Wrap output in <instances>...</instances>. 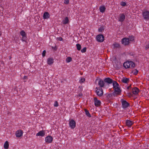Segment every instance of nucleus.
<instances>
[{"label":"nucleus","mask_w":149,"mask_h":149,"mask_svg":"<svg viewBox=\"0 0 149 149\" xmlns=\"http://www.w3.org/2000/svg\"><path fill=\"white\" fill-rule=\"evenodd\" d=\"M123 65L126 69L133 68L135 67V64L132 61H128L124 62Z\"/></svg>","instance_id":"f257e3e1"},{"label":"nucleus","mask_w":149,"mask_h":149,"mask_svg":"<svg viewBox=\"0 0 149 149\" xmlns=\"http://www.w3.org/2000/svg\"><path fill=\"white\" fill-rule=\"evenodd\" d=\"M113 88L116 92L121 93V90L120 89L119 85L116 81H113Z\"/></svg>","instance_id":"f03ea898"},{"label":"nucleus","mask_w":149,"mask_h":149,"mask_svg":"<svg viewBox=\"0 0 149 149\" xmlns=\"http://www.w3.org/2000/svg\"><path fill=\"white\" fill-rule=\"evenodd\" d=\"M95 89H96L95 91V92L96 93L97 95L99 97L102 96L103 94L102 89L100 87H97Z\"/></svg>","instance_id":"7ed1b4c3"},{"label":"nucleus","mask_w":149,"mask_h":149,"mask_svg":"<svg viewBox=\"0 0 149 149\" xmlns=\"http://www.w3.org/2000/svg\"><path fill=\"white\" fill-rule=\"evenodd\" d=\"M96 40L99 42H102L104 40V37L102 34H99L96 36Z\"/></svg>","instance_id":"20e7f679"},{"label":"nucleus","mask_w":149,"mask_h":149,"mask_svg":"<svg viewBox=\"0 0 149 149\" xmlns=\"http://www.w3.org/2000/svg\"><path fill=\"white\" fill-rule=\"evenodd\" d=\"M120 101L122 102V106L123 108H126L129 105V104L126 100L122 99Z\"/></svg>","instance_id":"39448f33"},{"label":"nucleus","mask_w":149,"mask_h":149,"mask_svg":"<svg viewBox=\"0 0 149 149\" xmlns=\"http://www.w3.org/2000/svg\"><path fill=\"white\" fill-rule=\"evenodd\" d=\"M20 34L22 36V40L23 41L26 42V35L25 32L22 30L20 32Z\"/></svg>","instance_id":"423d86ee"},{"label":"nucleus","mask_w":149,"mask_h":149,"mask_svg":"<svg viewBox=\"0 0 149 149\" xmlns=\"http://www.w3.org/2000/svg\"><path fill=\"white\" fill-rule=\"evenodd\" d=\"M122 44L125 46L127 45H129L130 42H129V40L127 38H124L121 40Z\"/></svg>","instance_id":"0eeeda50"},{"label":"nucleus","mask_w":149,"mask_h":149,"mask_svg":"<svg viewBox=\"0 0 149 149\" xmlns=\"http://www.w3.org/2000/svg\"><path fill=\"white\" fill-rule=\"evenodd\" d=\"M143 16L144 19L148 20L149 19V12L148 11H143Z\"/></svg>","instance_id":"6e6552de"},{"label":"nucleus","mask_w":149,"mask_h":149,"mask_svg":"<svg viewBox=\"0 0 149 149\" xmlns=\"http://www.w3.org/2000/svg\"><path fill=\"white\" fill-rule=\"evenodd\" d=\"M69 125L70 127L73 129L76 126V122L74 120L71 119L69 121Z\"/></svg>","instance_id":"1a4fd4ad"},{"label":"nucleus","mask_w":149,"mask_h":149,"mask_svg":"<svg viewBox=\"0 0 149 149\" xmlns=\"http://www.w3.org/2000/svg\"><path fill=\"white\" fill-rule=\"evenodd\" d=\"M94 100L95 106L96 107H99L101 105V101L98 100L97 97H95Z\"/></svg>","instance_id":"9d476101"},{"label":"nucleus","mask_w":149,"mask_h":149,"mask_svg":"<svg viewBox=\"0 0 149 149\" xmlns=\"http://www.w3.org/2000/svg\"><path fill=\"white\" fill-rule=\"evenodd\" d=\"M53 139V138L51 136L48 135L45 137V141L46 143H50L52 142Z\"/></svg>","instance_id":"9b49d317"},{"label":"nucleus","mask_w":149,"mask_h":149,"mask_svg":"<svg viewBox=\"0 0 149 149\" xmlns=\"http://www.w3.org/2000/svg\"><path fill=\"white\" fill-rule=\"evenodd\" d=\"M113 81L112 79L109 78L107 77L105 78L104 79V83H106L108 84H111L113 83Z\"/></svg>","instance_id":"f8f14e48"},{"label":"nucleus","mask_w":149,"mask_h":149,"mask_svg":"<svg viewBox=\"0 0 149 149\" xmlns=\"http://www.w3.org/2000/svg\"><path fill=\"white\" fill-rule=\"evenodd\" d=\"M125 17V15L123 13L120 14V17L118 18L119 21L121 22H123L124 20Z\"/></svg>","instance_id":"ddd939ff"},{"label":"nucleus","mask_w":149,"mask_h":149,"mask_svg":"<svg viewBox=\"0 0 149 149\" xmlns=\"http://www.w3.org/2000/svg\"><path fill=\"white\" fill-rule=\"evenodd\" d=\"M23 132L22 130H17L15 133L16 136L17 137H20L22 135Z\"/></svg>","instance_id":"4468645a"},{"label":"nucleus","mask_w":149,"mask_h":149,"mask_svg":"<svg viewBox=\"0 0 149 149\" xmlns=\"http://www.w3.org/2000/svg\"><path fill=\"white\" fill-rule=\"evenodd\" d=\"M132 93L136 95L139 92L140 90L138 88L135 87L132 89Z\"/></svg>","instance_id":"2eb2a0df"},{"label":"nucleus","mask_w":149,"mask_h":149,"mask_svg":"<svg viewBox=\"0 0 149 149\" xmlns=\"http://www.w3.org/2000/svg\"><path fill=\"white\" fill-rule=\"evenodd\" d=\"M134 123L132 121L127 120L126 121V125L128 127H131L133 124Z\"/></svg>","instance_id":"dca6fc26"},{"label":"nucleus","mask_w":149,"mask_h":149,"mask_svg":"<svg viewBox=\"0 0 149 149\" xmlns=\"http://www.w3.org/2000/svg\"><path fill=\"white\" fill-rule=\"evenodd\" d=\"M45 135V132L44 130H42L40 131L38 133L36 134V136H43Z\"/></svg>","instance_id":"f3484780"},{"label":"nucleus","mask_w":149,"mask_h":149,"mask_svg":"<svg viewBox=\"0 0 149 149\" xmlns=\"http://www.w3.org/2000/svg\"><path fill=\"white\" fill-rule=\"evenodd\" d=\"M104 81L100 79L98 81V84L100 86L99 87L102 88L104 86Z\"/></svg>","instance_id":"a211bd4d"},{"label":"nucleus","mask_w":149,"mask_h":149,"mask_svg":"<svg viewBox=\"0 0 149 149\" xmlns=\"http://www.w3.org/2000/svg\"><path fill=\"white\" fill-rule=\"evenodd\" d=\"M54 62V59L52 58H47V64L49 65L52 64Z\"/></svg>","instance_id":"6ab92c4d"},{"label":"nucleus","mask_w":149,"mask_h":149,"mask_svg":"<svg viewBox=\"0 0 149 149\" xmlns=\"http://www.w3.org/2000/svg\"><path fill=\"white\" fill-rule=\"evenodd\" d=\"M49 14L47 12H45L43 15V17L44 19H47L49 18Z\"/></svg>","instance_id":"aec40b11"},{"label":"nucleus","mask_w":149,"mask_h":149,"mask_svg":"<svg viewBox=\"0 0 149 149\" xmlns=\"http://www.w3.org/2000/svg\"><path fill=\"white\" fill-rule=\"evenodd\" d=\"M121 81L123 83L127 84L129 81V79L128 78L123 77L121 80Z\"/></svg>","instance_id":"412c9836"},{"label":"nucleus","mask_w":149,"mask_h":149,"mask_svg":"<svg viewBox=\"0 0 149 149\" xmlns=\"http://www.w3.org/2000/svg\"><path fill=\"white\" fill-rule=\"evenodd\" d=\"M69 22V21L68 17H65L63 21V24H68Z\"/></svg>","instance_id":"4be33fe9"},{"label":"nucleus","mask_w":149,"mask_h":149,"mask_svg":"<svg viewBox=\"0 0 149 149\" xmlns=\"http://www.w3.org/2000/svg\"><path fill=\"white\" fill-rule=\"evenodd\" d=\"M99 9L100 12L102 13L104 12L106 10V8L104 6H101L100 7Z\"/></svg>","instance_id":"5701e85b"},{"label":"nucleus","mask_w":149,"mask_h":149,"mask_svg":"<svg viewBox=\"0 0 149 149\" xmlns=\"http://www.w3.org/2000/svg\"><path fill=\"white\" fill-rule=\"evenodd\" d=\"M9 144L8 141H6L4 144V148L5 149H8V148Z\"/></svg>","instance_id":"b1692460"},{"label":"nucleus","mask_w":149,"mask_h":149,"mask_svg":"<svg viewBox=\"0 0 149 149\" xmlns=\"http://www.w3.org/2000/svg\"><path fill=\"white\" fill-rule=\"evenodd\" d=\"M84 110L86 115L89 117H91V116L89 111L86 109H85Z\"/></svg>","instance_id":"393cba45"},{"label":"nucleus","mask_w":149,"mask_h":149,"mask_svg":"<svg viewBox=\"0 0 149 149\" xmlns=\"http://www.w3.org/2000/svg\"><path fill=\"white\" fill-rule=\"evenodd\" d=\"M120 93H118V92H116L114 91L113 92L111 93L112 96H113L114 97L116 96L117 95H119Z\"/></svg>","instance_id":"a878e982"},{"label":"nucleus","mask_w":149,"mask_h":149,"mask_svg":"<svg viewBox=\"0 0 149 149\" xmlns=\"http://www.w3.org/2000/svg\"><path fill=\"white\" fill-rule=\"evenodd\" d=\"M105 29L104 26H101L98 29V31L100 32H102L104 31Z\"/></svg>","instance_id":"bb28decb"},{"label":"nucleus","mask_w":149,"mask_h":149,"mask_svg":"<svg viewBox=\"0 0 149 149\" xmlns=\"http://www.w3.org/2000/svg\"><path fill=\"white\" fill-rule=\"evenodd\" d=\"M72 61V58L70 57H68L66 59V62L69 63L71 62Z\"/></svg>","instance_id":"cd10ccee"},{"label":"nucleus","mask_w":149,"mask_h":149,"mask_svg":"<svg viewBox=\"0 0 149 149\" xmlns=\"http://www.w3.org/2000/svg\"><path fill=\"white\" fill-rule=\"evenodd\" d=\"M138 72L139 71L138 70H137L136 69H135L134 70L132 71V72L134 74L136 75L137 74Z\"/></svg>","instance_id":"c85d7f7f"},{"label":"nucleus","mask_w":149,"mask_h":149,"mask_svg":"<svg viewBox=\"0 0 149 149\" xmlns=\"http://www.w3.org/2000/svg\"><path fill=\"white\" fill-rule=\"evenodd\" d=\"M113 45V46L114 48H119L120 47V45L118 43L114 44Z\"/></svg>","instance_id":"c756f323"},{"label":"nucleus","mask_w":149,"mask_h":149,"mask_svg":"<svg viewBox=\"0 0 149 149\" xmlns=\"http://www.w3.org/2000/svg\"><path fill=\"white\" fill-rule=\"evenodd\" d=\"M76 45L77 49L79 51L81 49V45L79 44H76Z\"/></svg>","instance_id":"7c9ffc66"},{"label":"nucleus","mask_w":149,"mask_h":149,"mask_svg":"<svg viewBox=\"0 0 149 149\" xmlns=\"http://www.w3.org/2000/svg\"><path fill=\"white\" fill-rule=\"evenodd\" d=\"M127 38L129 40V42H130V41H133L134 40V37L132 36H129V38Z\"/></svg>","instance_id":"2f4dec72"},{"label":"nucleus","mask_w":149,"mask_h":149,"mask_svg":"<svg viewBox=\"0 0 149 149\" xmlns=\"http://www.w3.org/2000/svg\"><path fill=\"white\" fill-rule=\"evenodd\" d=\"M86 47H84L81 50V52L82 53H84L86 51Z\"/></svg>","instance_id":"473e14b6"},{"label":"nucleus","mask_w":149,"mask_h":149,"mask_svg":"<svg viewBox=\"0 0 149 149\" xmlns=\"http://www.w3.org/2000/svg\"><path fill=\"white\" fill-rule=\"evenodd\" d=\"M58 102L56 101H55L54 104V106L55 107H57L58 106Z\"/></svg>","instance_id":"72a5a7b5"},{"label":"nucleus","mask_w":149,"mask_h":149,"mask_svg":"<svg viewBox=\"0 0 149 149\" xmlns=\"http://www.w3.org/2000/svg\"><path fill=\"white\" fill-rule=\"evenodd\" d=\"M120 5H121L122 6H125L126 5V3L125 2H123V1H122L121 3H120Z\"/></svg>","instance_id":"f704fd0d"},{"label":"nucleus","mask_w":149,"mask_h":149,"mask_svg":"<svg viewBox=\"0 0 149 149\" xmlns=\"http://www.w3.org/2000/svg\"><path fill=\"white\" fill-rule=\"evenodd\" d=\"M46 51L45 50H44L42 53V56L43 57H44L45 56V54H46Z\"/></svg>","instance_id":"c9c22d12"},{"label":"nucleus","mask_w":149,"mask_h":149,"mask_svg":"<svg viewBox=\"0 0 149 149\" xmlns=\"http://www.w3.org/2000/svg\"><path fill=\"white\" fill-rule=\"evenodd\" d=\"M112 96V95L111 93L108 94L107 95V97L108 98H109L111 97Z\"/></svg>","instance_id":"e433bc0d"},{"label":"nucleus","mask_w":149,"mask_h":149,"mask_svg":"<svg viewBox=\"0 0 149 149\" xmlns=\"http://www.w3.org/2000/svg\"><path fill=\"white\" fill-rule=\"evenodd\" d=\"M85 81V79L84 78H81L80 80V82L83 83Z\"/></svg>","instance_id":"4c0bfd02"},{"label":"nucleus","mask_w":149,"mask_h":149,"mask_svg":"<svg viewBox=\"0 0 149 149\" xmlns=\"http://www.w3.org/2000/svg\"><path fill=\"white\" fill-rule=\"evenodd\" d=\"M69 3V0H64V3L66 4H68Z\"/></svg>","instance_id":"58836bf2"},{"label":"nucleus","mask_w":149,"mask_h":149,"mask_svg":"<svg viewBox=\"0 0 149 149\" xmlns=\"http://www.w3.org/2000/svg\"><path fill=\"white\" fill-rule=\"evenodd\" d=\"M57 39H58V40L59 41H62L63 40V39L62 37H59L57 38Z\"/></svg>","instance_id":"ea45409f"},{"label":"nucleus","mask_w":149,"mask_h":149,"mask_svg":"<svg viewBox=\"0 0 149 149\" xmlns=\"http://www.w3.org/2000/svg\"><path fill=\"white\" fill-rule=\"evenodd\" d=\"M149 48V44H148V45H147L146 46L145 49H147L148 48Z\"/></svg>","instance_id":"a19ab883"},{"label":"nucleus","mask_w":149,"mask_h":149,"mask_svg":"<svg viewBox=\"0 0 149 149\" xmlns=\"http://www.w3.org/2000/svg\"><path fill=\"white\" fill-rule=\"evenodd\" d=\"M129 54H130V55L133 56H134V54L133 53H132V52L130 53Z\"/></svg>","instance_id":"79ce46f5"},{"label":"nucleus","mask_w":149,"mask_h":149,"mask_svg":"<svg viewBox=\"0 0 149 149\" xmlns=\"http://www.w3.org/2000/svg\"><path fill=\"white\" fill-rule=\"evenodd\" d=\"M52 49H54V50H56L57 49V48L56 46H55V47H52Z\"/></svg>","instance_id":"37998d69"},{"label":"nucleus","mask_w":149,"mask_h":149,"mask_svg":"<svg viewBox=\"0 0 149 149\" xmlns=\"http://www.w3.org/2000/svg\"><path fill=\"white\" fill-rule=\"evenodd\" d=\"M79 97H81L82 96V93H79Z\"/></svg>","instance_id":"c03bdc74"},{"label":"nucleus","mask_w":149,"mask_h":149,"mask_svg":"<svg viewBox=\"0 0 149 149\" xmlns=\"http://www.w3.org/2000/svg\"><path fill=\"white\" fill-rule=\"evenodd\" d=\"M27 76H24V77L23 79H27Z\"/></svg>","instance_id":"a18cd8bd"},{"label":"nucleus","mask_w":149,"mask_h":149,"mask_svg":"<svg viewBox=\"0 0 149 149\" xmlns=\"http://www.w3.org/2000/svg\"><path fill=\"white\" fill-rule=\"evenodd\" d=\"M131 85H130L129 86H128L127 88V89H129L131 87Z\"/></svg>","instance_id":"49530a36"},{"label":"nucleus","mask_w":149,"mask_h":149,"mask_svg":"<svg viewBox=\"0 0 149 149\" xmlns=\"http://www.w3.org/2000/svg\"><path fill=\"white\" fill-rule=\"evenodd\" d=\"M128 94V95H129L130 96L132 95V94L131 93H129Z\"/></svg>","instance_id":"de8ad7c7"},{"label":"nucleus","mask_w":149,"mask_h":149,"mask_svg":"<svg viewBox=\"0 0 149 149\" xmlns=\"http://www.w3.org/2000/svg\"><path fill=\"white\" fill-rule=\"evenodd\" d=\"M79 88H80V89H82V86H79Z\"/></svg>","instance_id":"09e8293b"},{"label":"nucleus","mask_w":149,"mask_h":149,"mask_svg":"<svg viewBox=\"0 0 149 149\" xmlns=\"http://www.w3.org/2000/svg\"><path fill=\"white\" fill-rule=\"evenodd\" d=\"M98 80V79H96V81H97Z\"/></svg>","instance_id":"8fccbe9b"}]
</instances>
